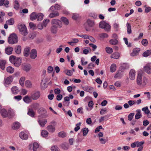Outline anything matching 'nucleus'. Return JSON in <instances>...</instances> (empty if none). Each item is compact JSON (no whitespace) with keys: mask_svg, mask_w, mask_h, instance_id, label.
<instances>
[{"mask_svg":"<svg viewBox=\"0 0 151 151\" xmlns=\"http://www.w3.org/2000/svg\"><path fill=\"white\" fill-rule=\"evenodd\" d=\"M48 134V132L46 130H44L42 131L41 135L43 137H46L47 136Z\"/></svg>","mask_w":151,"mask_h":151,"instance_id":"obj_51","label":"nucleus"},{"mask_svg":"<svg viewBox=\"0 0 151 151\" xmlns=\"http://www.w3.org/2000/svg\"><path fill=\"white\" fill-rule=\"evenodd\" d=\"M6 23L9 25H13L14 23V19L13 18H11L6 21Z\"/></svg>","mask_w":151,"mask_h":151,"instance_id":"obj_38","label":"nucleus"},{"mask_svg":"<svg viewBox=\"0 0 151 151\" xmlns=\"http://www.w3.org/2000/svg\"><path fill=\"white\" fill-rule=\"evenodd\" d=\"M93 102L92 101H89L88 103V105L90 108H88V107H87L86 108V110L88 111H91L93 108Z\"/></svg>","mask_w":151,"mask_h":151,"instance_id":"obj_26","label":"nucleus"},{"mask_svg":"<svg viewBox=\"0 0 151 151\" xmlns=\"http://www.w3.org/2000/svg\"><path fill=\"white\" fill-rule=\"evenodd\" d=\"M107 109L106 108L101 109L100 111V114L101 115H103L106 112Z\"/></svg>","mask_w":151,"mask_h":151,"instance_id":"obj_62","label":"nucleus"},{"mask_svg":"<svg viewBox=\"0 0 151 151\" xmlns=\"http://www.w3.org/2000/svg\"><path fill=\"white\" fill-rule=\"evenodd\" d=\"M142 110L144 111L145 113L146 114H148L150 112V111L149 110L147 106L144 107L142 108Z\"/></svg>","mask_w":151,"mask_h":151,"instance_id":"obj_55","label":"nucleus"},{"mask_svg":"<svg viewBox=\"0 0 151 151\" xmlns=\"http://www.w3.org/2000/svg\"><path fill=\"white\" fill-rule=\"evenodd\" d=\"M109 42L112 45H116L117 44L118 41L116 39H113L109 40Z\"/></svg>","mask_w":151,"mask_h":151,"instance_id":"obj_36","label":"nucleus"},{"mask_svg":"<svg viewBox=\"0 0 151 151\" xmlns=\"http://www.w3.org/2000/svg\"><path fill=\"white\" fill-rule=\"evenodd\" d=\"M15 51L17 54H20L21 51V47L20 45H18L15 48Z\"/></svg>","mask_w":151,"mask_h":151,"instance_id":"obj_42","label":"nucleus"},{"mask_svg":"<svg viewBox=\"0 0 151 151\" xmlns=\"http://www.w3.org/2000/svg\"><path fill=\"white\" fill-rule=\"evenodd\" d=\"M148 79L145 77L142 78L141 74L138 73L137 78V84L141 87H145L148 83Z\"/></svg>","mask_w":151,"mask_h":151,"instance_id":"obj_1","label":"nucleus"},{"mask_svg":"<svg viewBox=\"0 0 151 151\" xmlns=\"http://www.w3.org/2000/svg\"><path fill=\"white\" fill-rule=\"evenodd\" d=\"M58 135L59 137L64 138L66 137V133L63 131H61L58 133Z\"/></svg>","mask_w":151,"mask_h":151,"instance_id":"obj_44","label":"nucleus"},{"mask_svg":"<svg viewBox=\"0 0 151 151\" xmlns=\"http://www.w3.org/2000/svg\"><path fill=\"white\" fill-rule=\"evenodd\" d=\"M38 122L40 125L44 127L47 122V120L45 119L39 120Z\"/></svg>","mask_w":151,"mask_h":151,"instance_id":"obj_33","label":"nucleus"},{"mask_svg":"<svg viewBox=\"0 0 151 151\" xmlns=\"http://www.w3.org/2000/svg\"><path fill=\"white\" fill-rule=\"evenodd\" d=\"M134 113H132L130 114L128 116V119L129 120L131 121L133 118L134 116Z\"/></svg>","mask_w":151,"mask_h":151,"instance_id":"obj_58","label":"nucleus"},{"mask_svg":"<svg viewBox=\"0 0 151 151\" xmlns=\"http://www.w3.org/2000/svg\"><path fill=\"white\" fill-rule=\"evenodd\" d=\"M46 81L45 79L44 80V79L42 80L41 83V88L43 89L45 88L46 87Z\"/></svg>","mask_w":151,"mask_h":151,"instance_id":"obj_35","label":"nucleus"},{"mask_svg":"<svg viewBox=\"0 0 151 151\" xmlns=\"http://www.w3.org/2000/svg\"><path fill=\"white\" fill-rule=\"evenodd\" d=\"M142 44L144 46H146L147 45V40L146 39H144L142 40L141 42Z\"/></svg>","mask_w":151,"mask_h":151,"instance_id":"obj_61","label":"nucleus"},{"mask_svg":"<svg viewBox=\"0 0 151 151\" xmlns=\"http://www.w3.org/2000/svg\"><path fill=\"white\" fill-rule=\"evenodd\" d=\"M135 71L133 69L131 70L129 74V76L130 79L132 80H134L135 78Z\"/></svg>","mask_w":151,"mask_h":151,"instance_id":"obj_10","label":"nucleus"},{"mask_svg":"<svg viewBox=\"0 0 151 151\" xmlns=\"http://www.w3.org/2000/svg\"><path fill=\"white\" fill-rule=\"evenodd\" d=\"M44 15L42 13H40L37 14V20L39 21H41L42 20Z\"/></svg>","mask_w":151,"mask_h":151,"instance_id":"obj_43","label":"nucleus"},{"mask_svg":"<svg viewBox=\"0 0 151 151\" xmlns=\"http://www.w3.org/2000/svg\"><path fill=\"white\" fill-rule=\"evenodd\" d=\"M38 144L35 142L33 143V151H37V149L39 147Z\"/></svg>","mask_w":151,"mask_h":151,"instance_id":"obj_48","label":"nucleus"},{"mask_svg":"<svg viewBox=\"0 0 151 151\" xmlns=\"http://www.w3.org/2000/svg\"><path fill=\"white\" fill-rule=\"evenodd\" d=\"M136 147H141L142 145L144 143V142H139L138 141H136Z\"/></svg>","mask_w":151,"mask_h":151,"instance_id":"obj_60","label":"nucleus"},{"mask_svg":"<svg viewBox=\"0 0 151 151\" xmlns=\"http://www.w3.org/2000/svg\"><path fill=\"white\" fill-rule=\"evenodd\" d=\"M100 37L102 38H107L108 37V35L106 33H103L100 34Z\"/></svg>","mask_w":151,"mask_h":151,"instance_id":"obj_63","label":"nucleus"},{"mask_svg":"<svg viewBox=\"0 0 151 151\" xmlns=\"http://www.w3.org/2000/svg\"><path fill=\"white\" fill-rule=\"evenodd\" d=\"M116 70V65L115 64L113 63L111 64L110 68V71L113 73Z\"/></svg>","mask_w":151,"mask_h":151,"instance_id":"obj_37","label":"nucleus"},{"mask_svg":"<svg viewBox=\"0 0 151 151\" xmlns=\"http://www.w3.org/2000/svg\"><path fill=\"white\" fill-rule=\"evenodd\" d=\"M9 60L16 67H19L22 62V59L19 57L16 58L15 56L11 55L9 58Z\"/></svg>","mask_w":151,"mask_h":151,"instance_id":"obj_2","label":"nucleus"},{"mask_svg":"<svg viewBox=\"0 0 151 151\" xmlns=\"http://www.w3.org/2000/svg\"><path fill=\"white\" fill-rule=\"evenodd\" d=\"M61 147L65 150H68L69 147V144L66 143H64L60 145Z\"/></svg>","mask_w":151,"mask_h":151,"instance_id":"obj_29","label":"nucleus"},{"mask_svg":"<svg viewBox=\"0 0 151 151\" xmlns=\"http://www.w3.org/2000/svg\"><path fill=\"white\" fill-rule=\"evenodd\" d=\"M145 72L150 74L151 73V68L149 66H146L144 67Z\"/></svg>","mask_w":151,"mask_h":151,"instance_id":"obj_40","label":"nucleus"},{"mask_svg":"<svg viewBox=\"0 0 151 151\" xmlns=\"http://www.w3.org/2000/svg\"><path fill=\"white\" fill-rule=\"evenodd\" d=\"M93 88L90 87H86V91H88L90 93H91L92 91Z\"/></svg>","mask_w":151,"mask_h":151,"instance_id":"obj_64","label":"nucleus"},{"mask_svg":"<svg viewBox=\"0 0 151 151\" xmlns=\"http://www.w3.org/2000/svg\"><path fill=\"white\" fill-rule=\"evenodd\" d=\"M123 75V72L121 70H118L115 74L114 77L120 78L122 77Z\"/></svg>","mask_w":151,"mask_h":151,"instance_id":"obj_18","label":"nucleus"},{"mask_svg":"<svg viewBox=\"0 0 151 151\" xmlns=\"http://www.w3.org/2000/svg\"><path fill=\"white\" fill-rule=\"evenodd\" d=\"M137 113L135 115V119H138L141 118L142 115L141 114V111L140 109H137L136 111Z\"/></svg>","mask_w":151,"mask_h":151,"instance_id":"obj_14","label":"nucleus"},{"mask_svg":"<svg viewBox=\"0 0 151 151\" xmlns=\"http://www.w3.org/2000/svg\"><path fill=\"white\" fill-rule=\"evenodd\" d=\"M6 70L9 73H12L14 72V68L12 67L9 66L7 68Z\"/></svg>","mask_w":151,"mask_h":151,"instance_id":"obj_49","label":"nucleus"},{"mask_svg":"<svg viewBox=\"0 0 151 151\" xmlns=\"http://www.w3.org/2000/svg\"><path fill=\"white\" fill-rule=\"evenodd\" d=\"M59 13L58 11L55 12H52L50 13L49 15V17L50 18H53L59 16Z\"/></svg>","mask_w":151,"mask_h":151,"instance_id":"obj_21","label":"nucleus"},{"mask_svg":"<svg viewBox=\"0 0 151 151\" xmlns=\"http://www.w3.org/2000/svg\"><path fill=\"white\" fill-rule=\"evenodd\" d=\"M19 136L23 139H27L28 138L27 135L23 132H21L19 134Z\"/></svg>","mask_w":151,"mask_h":151,"instance_id":"obj_15","label":"nucleus"},{"mask_svg":"<svg viewBox=\"0 0 151 151\" xmlns=\"http://www.w3.org/2000/svg\"><path fill=\"white\" fill-rule=\"evenodd\" d=\"M37 112L39 114V117L41 118H45L48 116V115L47 114V111L42 107L39 109Z\"/></svg>","mask_w":151,"mask_h":151,"instance_id":"obj_5","label":"nucleus"},{"mask_svg":"<svg viewBox=\"0 0 151 151\" xmlns=\"http://www.w3.org/2000/svg\"><path fill=\"white\" fill-rule=\"evenodd\" d=\"M13 50V48L12 47H9L5 49V52L6 54L9 55L12 54Z\"/></svg>","mask_w":151,"mask_h":151,"instance_id":"obj_23","label":"nucleus"},{"mask_svg":"<svg viewBox=\"0 0 151 151\" xmlns=\"http://www.w3.org/2000/svg\"><path fill=\"white\" fill-rule=\"evenodd\" d=\"M29 47H26L25 48L24 53V55L25 57H27L28 56L29 54Z\"/></svg>","mask_w":151,"mask_h":151,"instance_id":"obj_34","label":"nucleus"},{"mask_svg":"<svg viewBox=\"0 0 151 151\" xmlns=\"http://www.w3.org/2000/svg\"><path fill=\"white\" fill-rule=\"evenodd\" d=\"M37 14L36 12H33L30 15V19L32 20H34L36 19L37 18Z\"/></svg>","mask_w":151,"mask_h":151,"instance_id":"obj_31","label":"nucleus"},{"mask_svg":"<svg viewBox=\"0 0 151 151\" xmlns=\"http://www.w3.org/2000/svg\"><path fill=\"white\" fill-rule=\"evenodd\" d=\"M140 51V49L139 48H136L134 49L133 52L131 54V56H134L136 55Z\"/></svg>","mask_w":151,"mask_h":151,"instance_id":"obj_32","label":"nucleus"},{"mask_svg":"<svg viewBox=\"0 0 151 151\" xmlns=\"http://www.w3.org/2000/svg\"><path fill=\"white\" fill-rule=\"evenodd\" d=\"M90 17H93L94 19H96L97 17V14L95 12H92L89 14Z\"/></svg>","mask_w":151,"mask_h":151,"instance_id":"obj_53","label":"nucleus"},{"mask_svg":"<svg viewBox=\"0 0 151 151\" xmlns=\"http://www.w3.org/2000/svg\"><path fill=\"white\" fill-rule=\"evenodd\" d=\"M120 56L118 52H116L112 54L111 56V58L118 59Z\"/></svg>","mask_w":151,"mask_h":151,"instance_id":"obj_25","label":"nucleus"},{"mask_svg":"<svg viewBox=\"0 0 151 151\" xmlns=\"http://www.w3.org/2000/svg\"><path fill=\"white\" fill-rule=\"evenodd\" d=\"M27 114L30 116L33 117L34 116L35 113L32 109H29L27 112Z\"/></svg>","mask_w":151,"mask_h":151,"instance_id":"obj_30","label":"nucleus"},{"mask_svg":"<svg viewBox=\"0 0 151 151\" xmlns=\"http://www.w3.org/2000/svg\"><path fill=\"white\" fill-rule=\"evenodd\" d=\"M127 27V32L128 34H130L132 32V30L131 29V25L128 22H127L126 24Z\"/></svg>","mask_w":151,"mask_h":151,"instance_id":"obj_39","label":"nucleus"},{"mask_svg":"<svg viewBox=\"0 0 151 151\" xmlns=\"http://www.w3.org/2000/svg\"><path fill=\"white\" fill-rule=\"evenodd\" d=\"M105 50L106 52L108 54H111L113 52L112 49L108 47H106Z\"/></svg>","mask_w":151,"mask_h":151,"instance_id":"obj_45","label":"nucleus"},{"mask_svg":"<svg viewBox=\"0 0 151 151\" xmlns=\"http://www.w3.org/2000/svg\"><path fill=\"white\" fill-rule=\"evenodd\" d=\"M88 39L91 41L93 42H95V40L91 36H88L87 35H86V39Z\"/></svg>","mask_w":151,"mask_h":151,"instance_id":"obj_50","label":"nucleus"},{"mask_svg":"<svg viewBox=\"0 0 151 151\" xmlns=\"http://www.w3.org/2000/svg\"><path fill=\"white\" fill-rule=\"evenodd\" d=\"M37 50L35 49H32L30 54V58L32 59H35L37 56Z\"/></svg>","mask_w":151,"mask_h":151,"instance_id":"obj_11","label":"nucleus"},{"mask_svg":"<svg viewBox=\"0 0 151 151\" xmlns=\"http://www.w3.org/2000/svg\"><path fill=\"white\" fill-rule=\"evenodd\" d=\"M18 29L20 33L24 36L26 35L28 32L26 27L24 25L21 24L18 26Z\"/></svg>","mask_w":151,"mask_h":151,"instance_id":"obj_6","label":"nucleus"},{"mask_svg":"<svg viewBox=\"0 0 151 151\" xmlns=\"http://www.w3.org/2000/svg\"><path fill=\"white\" fill-rule=\"evenodd\" d=\"M23 69L26 72L29 71L31 68V66L29 64H24L22 65Z\"/></svg>","mask_w":151,"mask_h":151,"instance_id":"obj_12","label":"nucleus"},{"mask_svg":"<svg viewBox=\"0 0 151 151\" xmlns=\"http://www.w3.org/2000/svg\"><path fill=\"white\" fill-rule=\"evenodd\" d=\"M25 84L26 87L28 88H30L32 86L31 83L29 81H26L25 82Z\"/></svg>","mask_w":151,"mask_h":151,"instance_id":"obj_54","label":"nucleus"},{"mask_svg":"<svg viewBox=\"0 0 151 151\" xmlns=\"http://www.w3.org/2000/svg\"><path fill=\"white\" fill-rule=\"evenodd\" d=\"M99 27L101 28L104 29L107 32L109 31L111 29L110 25L104 21H102L100 22Z\"/></svg>","mask_w":151,"mask_h":151,"instance_id":"obj_4","label":"nucleus"},{"mask_svg":"<svg viewBox=\"0 0 151 151\" xmlns=\"http://www.w3.org/2000/svg\"><path fill=\"white\" fill-rule=\"evenodd\" d=\"M32 109L36 110L39 106V104L38 103H35L32 106Z\"/></svg>","mask_w":151,"mask_h":151,"instance_id":"obj_47","label":"nucleus"},{"mask_svg":"<svg viewBox=\"0 0 151 151\" xmlns=\"http://www.w3.org/2000/svg\"><path fill=\"white\" fill-rule=\"evenodd\" d=\"M61 21L63 22L64 24L66 25H68L69 24V21L68 19L65 17H62L60 18Z\"/></svg>","mask_w":151,"mask_h":151,"instance_id":"obj_20","label":"nucleus"},{"mask_svg":"<svg viewBox=\"0 0 151 151\" xmlns=\"http://www.w3.org/2000/svg\"><path fill=\"white\" fill-rule=\"evenodd\" d=\"M47 129L50 132H53L55 131V127L52 125H49L47 126Z\"/></svg>","mask_w":151,"mask_h":151,"instance_id":"obj_28","label":"nucleus"},{"mask_svg":"<svg viewBox=\"0 0 151 151\" xmlns=\"http://www.w3.org/2000/svg\"><path fill=\"white\" fill-rule=\"evenodd\" d=\"M52 151H60L59 148L56 145H54L51 147Z\"/></svg>","mask_w":151,"mask_h":151,"instance_id":"obj_46","label":"nucleus"},{"mask_svg":"<svg viewBox=\"0 0 151 151\" xmlns=\"http://www.w3.org/2000/svg\"><path fill=\"white\" fill-rule=\"evenodd\" d=\"M58 27L54 25H52L51 28V32L53 34H56L57 31V28Z\"/></svg>","mask_w":151,"mask_h":151,"instance_id":"obj_27","label":"nucleus"},{"mask_svg":"<svg viewBox=\"0 0 151 151\" xmlns=\"http://www.w3.org/2000/svg\"><path fill=\"white\" fill-rule=\"evenodd\" d=\"M65 73L67 75L69 76H71L73 74L72 71L69 70H65Z\"/></svg>","mask_w":151,"mask_h":151,"instance_id":"obj_56","label":"nucleus"},{"mask_svg":"<svg viewBox=\"0 0 151 151\" xmlns=\"http://www.w3.org/2000/svg\"><path fill=\"white\" fill-rule=\"evenodd\" d=\"M1 113L3 117H6L8 116L9 112L5 109H2L1 111Z\"/></svg>","mask_w":151,"mask_h":151,"instance_id":"obj_13","label":"nucleus"},{"mask_svg":"<svg viewBox=\"0 0 151 151\" xmlns=\"http://www.w3.org/2000/svg\"><path fill=\"white\" fill-rule=\"evenodd\" d=\"M11 91L12 93L14 94H17L19 92L18 88L16 86L12 87Z\"/></svg>","mask_w":151,"mask_h":151,"instance_id":"obj_16","label":"nucleus"},{"mask_svg":"<svg viewBox=\"0 0 151 151\" xmlns=\"http://www.w3.org/2000/svg\"><path fill=\"white\" fill-rule=\"evenodd\" d=\"M81 124V123L80 122L76 124V127L74 128V130L75 132H77L80 129V126Z\"/></svg>","mask_w":151,"mask_h":151,"instance_id":"obj_59","label":"nucleus"},{"mask_svg":"<svg viewBox=\"0 0 151 151\" xmlns=\"http://www.w3.org/2000/svg\"><path fill=\"white\" fill-rule=\"evenodd\" d=\"M20 126V124L18 122H15L13 124L12 128L13 129H17L19 128Z\"/></svg>","mask_w":151,"mask_h":151,"instance_id":"obj_17","label":"nucleus"},{"mask_svg":"<svg viewBox=\"0 0 151 151\" xmlns=\"http://www.w3.org/2000/svg\"><path fill=\"white\" fill-rule=\"evenodd\" d=\"M25 80V77H22L19 80V84L22 86H24Z\"/></svg>","mask_w":151,"mask_h":151,"instance_id":"obj_52","label":"nucleus"},{"mask_svg":"<svg viewBox=\"0 0 151 151\" xmlns=\"http://www.w3.org/2000/svg\"><path fill=\"white\" fill-rule=\"evenodd\" d=\"M52 25L56 26L60 28L62 26V24L60 21L56 19H53L51 21Z\"/></svg>","mask_w":151,"mask_h":151,"instance_id":"obj_8","label":"nucleus"},{"mask_svg":"<svg viewBox=\"0 0 151 151\" xmlns=\"http://www.w3.org/2000/svg\"><path fill=\"white\" fill-rule=\"evenodd\" d=\"M13 78L12 76H10L7 77L5 80V83L7 84H9L12 81Z\"/></svg>","mask_w":151,"mask_h":151,"instance_id":"obj_24","label":"nucleus"},{"mask_svg":"<svg viewBox=\"0 0 151 151\" xmlns=\"http://www.w3.org/2000/svg\"><path fill=\"white\" fill-rule=\"evenodd\" d=\"M6 63V61L5 60H0V68L1 69L4 70Z\"/></svg>","mask_w":151,"mask_h":151,"instance_id":"obj_22","label":"nucleus"},{"mask_svg":"<svg viewBox=\"0 0 151 151\" xmlns=\"http://www.w3.org/2000/svg\"><path fill=\"white\" fill-rule=\"evenodd\" d=\"M18 37L16 34L12 33L9 36L8 39V42L10 44L17 43L18 42Z\"/></svg>","mask_w":151,"mask_h":151,"instance_id":"obj_3","label":"nucleus"},{"mask_svg":"<svg viewBox=\"0 0 151 151\" xmlns=\"http://www.w3.org/2000/svg\"><path fill=\"white\" fill-rule=\"evenodd\" d=\"M151 54V50H147L145 52L142 54L143 56L144 57H147L148 56L150 55Z\"/></svg>","mask_w":151,"mask_h":151,"instance_id":"obj_41","label":"nucleus"},{"mask_svg":"<svg viewBox=\"0 0 151 151\" xmlns=\"http://www.w3.org/2000/svg\"><path fill=\"white\" fill-rule=\"evenodd\" d=\"M40 96V92L39 91L35 92L31 94V97L33 100H36L38 99Z\"/></svg>","mask_w":151,"mask_h":151,"instance_id":"obj_9","label":"nucleus"},{"mask_svg":"<svg viewBox=\"0 0 151 151\" xmlns=\"http://www.w3.org/2000/svg\"><path fill=\"white\" fill-rule=\"evenodd\" d=\"M87 27H88V29H86V30L88 31L90 30L91 28L93 27L95 24V22L94 20L91 19H88L86 21Z\"/></svg>","mask_w":151,"mask_h":151,"instance_id":"obj_7","label":"nucleus"},{"mask_svg":"<svg viewBox=\"0 0 151 151\" xmlns=\"http://www.w3.org/2000/svg\"><path fill=\"white\" fill-rule=\"evenodd\" d=\"M14 2L15 4L14 5V8L15 9H17L19 8V4L17 0L15 1Z\"/></svg>","mask_w":151,"mask_h":151,"instance_id":"obj_57","label":"nucleus"},{"mask_svg":"<svg viewBox=\"0 0 151 151\" xmlns=\"http://www.w3.org/2000/svg\"><path fill=\"white\" fill-rule=\"evenodd\" d=\"M31 97L28 96H25L23 98V101L26 103L28 104L31 102Z\"/></svg>","mask_w":151,"mask_h":151,"instance_id":"obj_19","label":"nucleus"}]
</instances>
